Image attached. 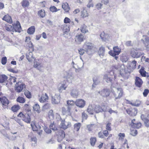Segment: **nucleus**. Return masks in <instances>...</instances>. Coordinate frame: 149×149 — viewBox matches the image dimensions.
I'll list each match as a JSON object with an SVG mask.
<instances>
[{
    "label": "nucleus",
    "mask_w": 149,
    "mask_h": 149,
    "mask_svg": "<svg viewBox=\"0 0 149 149\" xmlns=\"http://www.w3.org/2000/svg\"><path fill=\"white\" fill-rule=\"evenodd\" d=\"M95 47V45L93 44L88 42H86L83 46V48L89 55H91L92 54L93 50Z\"/></svg>",
    "instance_id": "f257e3e1"
},
{
    "label": "nucleus",
    "mask_w": 149,
    "mask_h": 149,
    "mask_svg": "<svg viewBox=\"0 0 149 149\" xmlns=\"http://www.w3.org/2000/svg\"><path fill=\"white\" fill-rule=\"evenodd\" d=\"M113 51H110L109 52V54L111 56L114 57L115 59L117 60L118 58L116 55H118L120 53L121 49L118 46L113 47Z\"/></svg>",
    "instance_id": "f03ea898"
},
{
    "label": "nucleus",
    "mask_w": 149,
    "mask_h": 149,
    "mask_svg": "<svg viewBox=\"0 0 149 149\" xmlns=\"http://www.w3.org/2000/svg\"><path fill=\"white\" fill-rule=\"evenodd\" d=\"M115 97V100L119 99L122 96L123 93V90L121 88H115L114 91L112 92Z\"/></svg>",
    "instance_id": "7ed1b4c3"
},
{
    "label": "nucleus",
    "mask_w": 149,
    "mask_h": 149,
    "mask_svg": "<svg viewBox=\"0 0 149 149\" xmlns=\"http://www.w3.org/2000/svg\"><path fill=\"white\" fill-rule=\"evenodd\" d=\"M26 87V86L24 84L21 82H17L15 86V91L17 93H20Z\"/></svg>",
    "instance_id": "20e7f679"
},
{
    "label": "nucleus",
    "mask_w": 149,
    "mask_h": 149,
    "mask_svg": "<svg viewBox=\"0 0 149 149\" xmlns=\"http://www.w3.org/2000/svg\"><path fill=\"white\" fill-rule=\"evenodd\" d=\"M61 98L60 93L56 94L52 97V103L53 104H59L60 102Z\"/></svg>",
    "instance_id": "39448f33"
},
{
    "label": "nucleus",
    "mask_w": 149,
    "mask_h": 149,
    "mask_svg": "<svg viewBox=\"0 0 149 149\" xmlns=\"http://www.w3.org/2000/svg\"><path fill=\"white\" fill-rule=\"evenodd\" d=\"M107 107L104 105L101 106L99 105H96L95 107L94 110L96 113H99L100 112H106L107 111Z\"/></svg>",
    "instance_id": "423d86ee"
},
{
    "label": "nucleus",
    "mask_w": 149,
    "mask_h": 149,
    "mask_svg": "<svg viewBox=\"0 0 149 149\" xmlns=\"http://www.w3.org/2000/svg\"><path fill=\"white\" fill-rule=\"evenodd\" d=\"M17 116L22 118V120L25 122L30 123L31 122V118L30 116L28 114H24L22 112H20Z\"/></svg>",
    "instance_id": "0eeeda50"
},
{
    "label": "nucleus",
    "mask_w": 149,
    "mask_h": 149,
    "mask_svg": "<svg viewBox=\"0 0 149 149\" xmlns=\"http://www.w3.org/2000/svg\"><path fill=\"white\" fill-rule=\"evenodd\" d=\"M131 56L134 58H139L142 54L141 52H138L137 50L133 49H132L130 53Z\"/></svg>",
    "instance_id": "6e6552de"
},
{
    "label": "nucleus",
    "mask_w": 149,
    "mask_h": 149,
    "mask_svg": "<svg viewBox=\"0 0 149 149\" xmlns=\"http://www.w3.org/2000/svg\"><path fill=\"white\" fill-rule=\"evenodd\" d=\"M71 125V123L69 122L65 121V120H62L60 126L61 128L64 130H65L68 127H70Z\"/></svg>",
    "instance_id": "1a4fd4ad"
},
{
    "label": "nucleus",
    "mask_w": 149,
    "mask_h": 149,
    "mask_svg": "<svg viewBox=\"0 0 149 149\" xmlns=\"http://www.w3.org/2000/svg\"><path fill=\"white\" fill-rule=\"evenodd\" d=\"M13 28L15 32L20 33L21 31V27L20 23L18 21L16 22V23L12 24Z\"/></svg>",
    "instance_id": "9d476101"
},
{
    "label": "nucleus",
    "mask_w": 149,
    "mask_h": 149,
    "mask_svg": "<svg viewBox=\"0 0 149 149\" xmlns=\"http://www.w3.org/2000/svg\"><path fill=\"white\" fill-rule=\"evenodd\" d=\"M33 67L35 68H36L37 69L41 71L42 70V65L41 64V63L38 60L35 59V61L34 62Z\"/></svg>",
    "instance_id": "9b49d317"
},
{
    "label": "nucleus",
    "mask_w": 149,
    "mask_h": 149,
    "mask_svg": "<svg viewBox=\"0 0 149 149\" xmlns=\"http://www.w3.org/2000/svg\"><path fill=\"white\" fill-rule=\"evenodd\" d=\"M141 42L145 47L149 45V37L146 35H143L141 40Z\"/></svg>",
    "instance_id": "f8f14e48"
},
{
    "label": "nucleus",
    "mask_w": 149,
    "mask_h": 149,
    "mask_svg": "<svg viewBox=\"0 0 149 149\" xmlns=\"http://www.w3.org/2000/svg\"><path fill=\"white\" fill-rule=\"evenodd\" d=\"M75 102L76 105L79 108H83L85 105L86 102L83 99L77 100Z\"/></svg>",
    "instance_id": "ddd939ff"
},
{
    "label": "nucleus",
    "mask_w": 149,
    "mask_h": 149,
    "mask_svg": "<svg viewBox=\"0 0 149 149\" xmlns=\"http://www.w3.org/2000/svg\"><path fill=\"white\" fill-rule=\"evenodd\" d=\"M99 93L104 97H107L110 94V91L108 89H104L101 91H99Z\"/></svg>",
    "instance_id": "4468645a"
},
{
    "label": "nucleus",
    "mask_w": 149,
    "mask_h": 149,
    "mask_svg": "<svg viewBox=\"0 0 149 149\" xmlns=\"http://www.w3.org/2000/svg\"><path fill=\"white\" fill-rule=\"evenodd\" d=\"M84 36L81 34L77 35L75 38V41L77 44H80L83 41Z\"/></svg>",
    "instance_id": "2eb2a0df"
},
{
    "label": "nucleus",
    "mask_w": 149,
    "mask_h": 149,
    "mask_svg": "<svg viewBox=\"0 0 149 149\" xmlns=\"http://www.w3.org/2000/svg\"><path fill=\"white\" fill-rule=\"evenodd\" d=\"M65 134L63 130H60L59 135L57 137V140L58 142H61L65 137Z\"/></svg>",
    "instance_id": "dca6fc26"
},
{
    "label": "nucleus",
    "mask_w": 149,
    "mask_h": 149,
    "mask_svg": "<svg viewBox=\"0 0 149 149\" xmlns=\"http://www.w3.org/2000/svg\"><path fill=\"white\" fill-rule=\"evenodd\" d=\"M66 108L65 107H63L62 108V112L63 114L70 115L71 114L70 109L66 105H65Z\"/></svg>",
    "instance_id": "f3484780"
},
{
    "label": "nucleus",
    "mask_w": 149,
    "mask_h": 149,
    "mask_svg": "<svg viewBox=\"0 0 149 149\" xmlns=\"http://www.w3.org/2000/svg\"><path fill=\"white\" fill-rule=\"evenodd\" d=\"M112 78V76L110 75L109 73L104 75L103 77L104 80L108 83H111Z\"/></svg>",
    "instance_id": "a211bd4d"
},
{
    "label": "nucleus",
    "mask_w": 149,
    "mask_h": 149,
    "mask_svg": "<svg viewBox=\"0 0 149 149\" xmlns=\"http://www.w3.org/2000/svg\"><path fill=\"white\" fill-rule=\"evenodd\" d=\"M67 106L71 110L73 106L76 104V102H74L72 100H69L67 101Z\"/></svg>",
    "instance_id": "6ab92c4d"
},
{
    "label": "nucleus",
    "mask_w": 149,
    "mask_h": 149,
    "mask_svg": "<svg viewBox=\"0 0 149 149\" xmlns=\"http://www.w3.org/2000/svg\"><path fill=\"white\" fill-rule=\"evenodd\" d=\"M143 84V81L142 79L139 77H136L135 84L136 85L139 87H141Z\"/></svg>",
    "instance_id": "aec40b11"
},
{
    "label": "nucleus",
    "mask_w": 149,
    "mask_h": 149,
    "mask_svg": "<svg viewBox=\"0 0 149 149\" xmlns=\"http://www.w3.org/2000/svg\"><path fill=\"white\" fill-rule=\"evenodd\" d=\"M0 101L3 105L7 106L9 103L8 100L6 97H3L0 98Z\"/></svg>",
    "instance_id": "412c9836"
},
{
    "label": "nucleus",
    "mask_w": 149,
    "mask_h": 149,
    "mask_svg": "<svg viewBox=\"0 0 149 149\" xmlns=\"http://www.w3.org/2000/svg\"><path fill=\"white\" fill-rule=\"evenodd\" d=\"M48 100V96L46 93L43 94L39 99V101L41 103H43Z\"/></svg>",
    "instance_id": "4be33fe9"
},
{
    "label": "nucleus",
    "mask_w": 149,
    "mask_h": 149,
    "mask_svg": "<svg viewBox=\"0 0 149 149\" xmlns=\"http://www.w3.org/2000/svg\"><path fill=\"white\" fill-rule=\"evenodd\" d=\"M26 57L29 61H31L34 59L33 57L32 52H29L26 53Z\"/></svg>",
    "instance_id": "5701e85b"
},
{
    "label": "nucleus",
    "mask_w": 149,
    "mask_h": 149,
    "mask_svg": "<svg viewBox=\"0 0 149 149\" xmlns=\"http://www.w3.org/2000/svg\"><path fill=\"white\" fill-rule=\"evenodd\" d=\"M126 111L127 113L130 116H135L137 113V110L134 109L131 110L130 109H127Z\"/></svg>",
    "instance_id": "b1692460"
},
{
    "label": "nucleus",
    "mask_w": 149,
    "mask_h": 149,
    "mask_svg": "<svg viewBox=\"0 0 149 149\" xmlns=\"http://www.w3.org/2000/svg\"><path fill=\"white\" fill-rule=\"evenodd\" d=\"M34 111L37 112L38 113H39L40 112V109L39 105L37 103H36L33 107Z\"/></svg>",
    "instance_id": "393cba45"
},
{
    "label": "nucleus",
    "mask_w": 149,
    "mask_h": 149,
    "mask_svg": "<svg viewBox=\"0 0 149 149\" xmlns=\"http://www.w3.org/2000/svg\"><path fill=\"white\" fill-rule=\"evenodd\" d=\"M8 78V77L5 74L0 75V83H6Z\"/></svg>",
    "instance_id": "a878e982"
},
{
    "label": "nucleus",
    "mask_w": 149,
    "mask_h": 149,
    "mask_svg": "<svg viewBox=\"0 0 149 149\" xmlns=\"http://www.w3.org/2000/svg\"><path fill=\"white\" fill-rule=\"evenodd\" d=\"M93 84L92 85V87H95V85L99 84L100 82V81L99 78L97 77H95L93 78Z\"/></svg>",
    "instance_id": "bb28decb"
},
{
    "label": "nucleus",
    "mask_w": 149,
    "mask_h": 149,
    "mask_svg": "<svg viewBox=\"0 0 149 149\" xmlns=\"http://www.w3.org/2000/svg\"><path fill=\"white\" fill-rule=\"evenodd\" d=\"M2 19L10 23H11L12 22V20L11 17L8 15H5L3 18Z\"/></svg>",
    "instance_id": "cd10ccee"
},
{
    "label": "nucleus",
    "mask_w": 149,
    "mask_h": 149,
    "mask_svg": "<svg viewBox=\"0 0 149 149\" xmlns=\"http://www.w3.org/2000/svg\"><path fill=\"white\" fill-rule=\"evenodd\" d=\"M62 8L64 11L67 13L70 10V8L67 3H63L62 5Z\"/></svg>",
    "instance_id": "c85d7f7f"
},
{
    "label": "nucleus",
    "mask_w": 149,
    "mask_h": 149,
    "mask_svg": "<svg viewBox=\"0 0 149 149\" xmlns=\"http://www.w3.org/2000/svg\"><path fill=\"white\" fill-rule=\"evenodd\" d=\"M30 141L32 142L31 146L35 147L37 145V139L35 136H33L31 138Z\"/></svg>",
    "instance_id": "c756f323"
},
{
    "label": "nucleus",
    "mask_w": 149,
    "mask_h": 149,
    "mask_svg": "<svg viewBox=\"0 0 149 149\" xmlns=\"http://www.w3.org/2000/svg\"><path fill=\"white\" fill-rule=\"evenodd\" d=\"M88 15L89 14L85 8H84L83 10L81 11V17L84 18L88 17Z\"/></svg>",
    "instance_id": "7c9ffc66"
},
{
    "label": "nucleus",
    "mask_w": 149,
    "mask_h": 149,
    "mask_svg": "<svg viewBox=\"0 0 149 149\" xmlns=\"http://www.w3.org/2000/svg\"><path fill=\"white\" fill-rule=\"evenodd\" d=\"M30 38L29 37H26V38L25 42H28L29 44V47L30 48H31L32 51L33 50V45L32 43L30 41Z\"/></svg>",
    "instance_id": "2f4dec72"
},
{
    "label": "nucleus",
    "mask_w": 149,
    "mask_h": 149,
    "mask_svg": "<svg viewBox=\"0 0 149 149\" xmlns=\"http://www.w3.org/2000/svg\"><path fill=\"white\" fill-rule=\"evenodd\" d=\"M35 29L34 26H31L28 29L27 33L29 34H32L34 33Z\"/></svg>",
    "instance_id": "473e14b6"
},
{
    "label": "nucleus",
    "mask_w": 149,
    "mask_h": 149,
    "mask_svg": "<svg viewBox=\"0 0 149 149\" xmlns=\"http://www.w3.org/2000/svg\"><path fill=\"white\" fill-rule=\"evenodd\" d=\"M105 52L104 48L103 47H100L98 51V54L100 57H103L104 55Z\"/></svg>",
    "instance_id": "72a5a7b5"
},
{
    "label": "nucleus",
    "mask_w": 149,
    "mask_h": 149,
    "mask_svg": "<svg viewBox=\"0 0 149 149\" xmlns=\"http://www.w3.org/2000/svg\"><path fill=\"white\" fill-rule=\"evenodd\" d=\"M48 117L50 120H53L54 119V116L53 111L52 110H50L48 113Z\"/></svg>",
    "instance_id": "f704fd0d"
},
{
    "label": "nucleus",
    "mask_w": 149,
    "mask_h": 149,
    "mask_svg": "<svg viewBox=\"0 0 149 149\" xmlns=\"http://www.w3.org/2000/svg\"><path fill=\"white\" fill-rule=\"evenodd\" d=\"M71 95L73 97H76L78 95L77 90L76 89H73L70 93Z\"/></svg>",
    "instance_id": "c9c22d12"
},
{
    "label": "nucleus",
    "mask_w": 149,
    "mask_h": 149,
    "mask_svg": "<svg viewBox=\"0 0 149 149\" xmlns=\"http://www.w3.org/2000/svg\"><path fill=\"white\" fill-rule=\"evenodd\" d=\"M80 30L82 33H86L88 32L87 26L84 24H83L81 26Z\"/></svg>",
    "instance_id": "e433bc0d"
},
{
    "label": "nucleus",
    "mask_w": 149,
    "mask_h": 149,
    "mask_svg": "<svg viewBox=\"0 0 149 149\" xmlns=\"http://www.w3.org/2000/svg\"><path fill=\"white\" fill-rule=\"evenodd\" d=\"M21 5L24 7H27L29 5V3L28 0H23L21 2Z\"/></svg>",
    "instance_id": "4c0bfd02"
},
{
    "label": "nucleus",
    "mask_w": 149,
    "mask_h": 149,
    "mask_svg": "<svg viewBox=\"0 0 149 149\" xmlns=\"http://www.w3.org/2000/svg\"><path fill=\"white\" fill-rule=\"evenodd\" d=\"M81 126V124L80 123H78L74 124V130L76 131H78Z\"/></svg>",
    "instance_id": "58836bf2"
},
{
    "label": "nucleus",
    "mask_w": 149,
    "mask_h": 149,
    "mask_svg": "<svg viewBox=\"0 0 149 149\" xmlns=\"http://www.w3.org/2000/svg\"><path fill=\"white\" fill-rule=\"evenodd\" d=\"M94 108L93 107L92 105L89 106L88 107V108L87 109V111L88 112L91 114H93L94 113Z\"/></svg>",
    "instance_id": "ea45409f"
},
{
    "label": "nucleus",
    "mask_w": 149,
    "mask_h": 149,
    "mask_svg": "<svg viewBox=\"0 0 149 149\" xmlns=\"http://www.w3.org/2000/svg\"><path fill=\"white\" fill-rule=\"evenodd\" d=\"M38 14L39 16L43 18L45 16V12L44 10H41L38 12Z\"/></svg>",
    "instance_id": "a19ab883"
},
{
    "label": "nucleus",
    "mask_w": 149,
    "mask_h": 149,
    "mask_svg": "<svg viewBox=\"0 0 149 149\" xmlns=\"http://www.w3.org/2000/svg\"><path fill=\"white\" fill-rule=\"evenodd\" d=\"M139 73L143 77H145L146 76V72L144 70L143 68H141L139 71Z\"/></svg>",
    "instance_id": "79ce46f5"
},
{
    "label": "nucleus",
    "mask_w": 149,
    "mask_h": 149,
    "mask_svg": "<svg viewBox=\"0 0 149 149\" xmlns=\"http://www.w3.org/2000/svg\"><path fill=\"white\" fill-rule=\"evenodd\" d=\"M20 108V107L19 105H16L13 106L11 109L14 112H16Z\"/></svg>",
    "instance_id": "37998d69"
},
{
    "label": "nucleus",
    "mask_w": 149,
    "mask_h": 149,
    "mask_svg": "<svg viewBox=\"0 0 149 149\" xmlns=\"http://www.w3.org/2000/svg\"><path fill=\"white\" fill-rule=\"evenodd\" d=\"M67 87V85L65 84H62L59 88L58 90L60 92H61L63 90H65Z\"/></svg>",
    "instance_id": "c03bdc74"
},
{
    "label": "nucleus",
    "mask_w": 149,
    "mask_h": 149,
    "mask_svg": "<svg viewBox=\"0 0 149 149\" xmlns=\"http://www.w3.org/2000/svg\"><path fill=\"white\" fill-rule=\"evenodd\" d=\"M90 141L91 145L94 146L96 141V139L95 137H91L90 139Z\"/></svg>",
    "instance_id": "a18cd8bd"
},
{
    "label": "nucleus",
    "mask_w": 149,
    "mask_h": 149,
    "mask_svg": "<svg viewBox=\"0 0 149 149\" xmlns=\"http://www.w3.org/2000/svg\"><path fill=\"white\" fill-rule=\"evenodd\" d=\"M101 38L103 40L105 41V39L107 38L108 35L107 34H105L104 32H102L100 35Z\"/></svg>",
    "instance_id": "49530a36"
},
{
    "label": "nucleus",
    "mask_w": 149,
    "mask_h": 149,
    "mask_svg": "<svg viewBox=\"0 0 149 149\" xmlns=\"http://www.w3.org/2000/svg\"><path fill=\"white\" fill-rule=\"evenodd\" d=\"M141 126V124L140 123H135L133 124V125H132V127L134 128H136L137 129L139 128Z\"/></svg>",
    "instance_id": "de8ad7c7"
},
{
    "label": "nucleus",
    "mask_w": 149,
    "mask_h": 149,
    "mask_svg": "<svg viewBox=\"0 0 149 149\" xmlns=\"http://www.w3.org/2000/svg\"><path fill=\"white\" fill-rule=\"evenodd\" d=\"M17 101L20 103H24L25 100L24 98L21 97H19L17 99Z\"/></svg>",
    "instance_id": "09e8293b"
},
{
    "label": "nucleus",
    "mask_w": 149,
    "mask_h": 149,
    "mask_svg": "<svg viewBox=\"0 0 149 149\" xmlns=\"http://www.w3.org/2000/svg\"><path fill=\"white\" fill-rule=\"evenodd\" d=\"M121 69H120V73L121 76L123 77L124 76V66L123 65H122L120 66Z\"/></svg>",
    "instance_id": "8fccbe9b"
},
{
    "label": "nucleus",
    "mask_w": 149,
    "mask_h": 149,
    "mask_svg": "<svg viewBox=\"0 0 149 149\" xmlns=\"http://www.w3.org/2000/svg\"><path fill=\"white\" fill-rule=\"evenodd\" d=\"M24 94L26 97L28 98H31V93L30 92L28 91H25L24 92Z\"/></svg>",
    "instance_id": "3c124183"
},
{
    "label": "nucleus",
    "mask_w": 149,
    "mask_h": 149,
    "mask_svg": "<svg viewBox=\"0 0 149 149\" xmlns=\"http://www.w3.org/2000/svg\"><path fill=\"white\" fill-rule=\"evenodd\" d=\"M108 112L111 114L112 113H114L117 115L118 113V111L117 110H113L111 108H110L109 109Z\"/></svg>",
    "instance_id": "603ef678"
},
{
    "label": "nucleus",
    "mask_w": 149,
    "mask_h": 149,
    "mask_svg": "<svg viewBox=\"0 0 149 149\" xmlns=\"http://www.w3.org/2000/svg\"><path fill=\"white\" fill-rule=\"evenodd\" d=\"M118 136H119V140H122L124 139L125 136V135L124 133H120L118 134Z\"/></svg>",
    "instance_id": "864d4df0"
},
{
    "label": "nucleus",
    "mask_w": 149,
    "mask_h": 149,
    "mask_svg": "<svg viewBox=\"0 0 149 149\" xmlns=\"http://www.w3.org/2000/svg\"><path fill=\"white\" fill-rule=\"evenodd\" d=\"M50 128L51 129H52L54 131H55L57 130V128L56 127H55V125L54 124V122L51 123L49 126Z\"/></svg>",
    "instance_id": "5fc2aeb1"
},
{
    "label": "nucleus",
    "mask_w": 149,
    "mask_h": 149,
    "mask_svg": "<svg viewBox=\"0 0 149 149\" xmlns=\"http://www.w3.org/2000/svg\"><path fill=\"white\" fill-rule=\"evenodd\" d=\"M69 31V29L68 27L67 26H64L63 28V32L64 34H67Z\"/></svg>",
    "instance_id": "6e6d98bb"
},
{
    "label": "nucleus",
    "mask_w": 149,
    "mask_h": 149,
    "mask_svg": "<svg viewBox=\"0 0 149 149\" xmlns=\"http://www.w3.org/2000/svg\"><path fill=\"white\" fill-rule=\"evenodd\" d=\"M92 0H88V3L87 5V7L90 8L91 7H93V4L92 2Z\"/></svg>",
    "instance_id": "4d7b16f0"
},
{
    "label": "nucleus",
    "mask_w": 149,
    "mask_h": 149,
    "mask_svg": "<svg viewBox=\"0 0 149 149\" xmlns=\"http://www.w3.org/2000/svg\"><path fill=\"white\" fill-rule=\"evenodd\" d=\"M6 137L9 140L12 141H13L16 140L17 136H6Z\"/></svg>",
    "instance_id": "13d9d810"
},
{
    "label": "nucleus",
    "mask_w": 149,
    "mask_h": 149,
    "mask_svg": "<svg viewBox=\"0 0 149 149\" xmlns=\"http://www.w3.org/2000/svg\"><path fill=\"white\" fill-rule=\"evenodd\" d=\"M137 134L136 130H134L131 131L130 134L133 136H135Z\"/></svg>",
    "instance_id": "bf43d9fd"
},
{
    "label": "nucleus",
    "mask_w": 149,
    "mask_h": 149,
    "mask_svg": "<svg viewBox=\"0 0 149 149\" xmlns=\"http://www.w3.org/2000/svg\"><path fill=\"white\" fill-rule=\"evenodd\" d=\"M38 127L36 125H34L33 126L32 128L33 131H36L38 130L39 129H40V127L39 125H38Z\"/></svg>",
    "instance_id": "052dcab7"
},
{
    "label": "nucleus",
    "mask_w": 149,
    "mask_h": 149,
    "mask_svg": "<svg viewBox=\"0 0 149 149\" xmlns=\"http://www.w3.org/2000/svg\"><path fill=\"white\" fill-rule=\"evenodd\" d=\"M136 62L135 61H133L132 62L130 66L132 68H135L136 67Z\"/></svg>",
    "instance_id": "680f3d73"
},
{
    "label": "nucleus",
    "mask_w": 149,
    "mask_h": 149,
    "mask_svg": "<svg viewBox=\"0 0 149 149\" xmlns=\"http://www.w3.org/2000/svg\"><path fill=\"white\" fill-rule=\"evenodd\" d=\"M7 62V58L6 57H3L1 59V63L3 65H5Z\"/></svg>",
    "instance_id": "e2e57ef3"
},
{
    "label": "nucleus",
    "mask_w": 149,
    "mask_h": 149,
    "mask_svg": "<svg viewBox=\"0 0 149 149\" xmlns=\"http://www.w3.org/2000/svg\"><path fill=\"white\" fill-rule=\"evenodd\" d=\"M111 123H108L106 125V129L107 130L109 131H111Z\"/></svg>",
    "instance_id": "0e129e2a"
},
{
    "label": "nucleus",
    "mask_w": 149,
    "mask_h": 149,
    "mask_svg": "<svg viewBox=\"0 0 149 149\" xmlns=\"http://www.w3.org/2000/svg\"><path fill=\"white\" fill-rule=\"evenodd\" d=\"M50 10L52 12H56L57 11L56 7L54 6L51 7L50 8Z\"/></svg>",
    "instance_id": "69168bd1"
},
{
    "label": "nucleus",
    "mask_w": 149,
    "mask_h": 149,
    "mask_svg": "<svg viewBox=\"0 0 149 149\" xmlns=\"http://www.w3.org/2000/svg\"><path fill=\"white\" fill-rule=\"evenodd\" d=\"M149 93V90L148 89H145L144 90L143 93V95L144 97H146Z\"/></svg>",
    "instance_id": "338daca9"
},
{
    "label": "nucleus",
    "mask_w": 149,
    "mask_h": 149,
    "mask_svg": "<svg viewBox=\"0 0 149 149\" xmlns=\"http://www.w3.org/2000/svg\"><path fill=\"white\" fill-rule=\"evenodd\" d=\"M145 126L148 127H149V120L147 118L144 122Z\"/></svg>",
    "instance_id": "774afa93"
}]
</instances>
